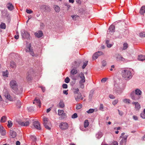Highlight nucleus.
<instances>
[{
    "label": "nucleus",
    "mask_w": 145,
    "mask_h": 145,
    "mask_svg": "<svg viewBox=\"0 0 145 145\" xmlns=\"http://www.w3.org/2000/svg\"><path fill=\"white\" fill-rule=\"evenodd\" d=\"M121 74L123 78L126 80H129L132 77L131 72L128 70H124L122 71Z\"/></svg>",
    "instance_id": "f257e3e1"
},
{
    "label": "nucleus",
    "mask_w": 145,
    "mask_h": 145,
    "mask_svg": "<svg viewBox=\"0 0 145 145\" xmlns=\"http://www.w3.org/2000/svg\"><path fill=\"white\" fill-rule=\"evenodd\" d=\"M43 125L45 128L49 130L50 129L51 123L48 118L45 117H43Z\"/></svg>",
    "instance_id": "f03ea898"
},
{
    "label": "nucleus",
    "mask_w": 145,
    "mask_h": 145,
    "mask_svg": "<svg viewBox=\"0 0 145 145\" xmlns=\"http://www.w3.org/2000/svg\"><path fill=\"white\" fill-rule=\"evenodd\" d=\"M10 85L12 89L15 92H16L17 94L20 93L17 92L18 88L16 82L15 80H11L10 82Z\"/></svg>",
    "instance_id": "7ed1b4c3"
},
{
    "label": "nucleus",
    "mask_w": 145,
    "mask_h": 145,
    "mask_svg": "<svg viewBox=\"0 0 145 145\" xmlns=\"http://www.w3.org/2000/svg\"><path fill=\"white\" fill-rule=\"evenodd\" d=\"M31 44H29V46L26 49L25 51L27 52H29L30 54L32 56H36L37 55L35 54L33 50L31 48Z\"/></svg>",
    "instance_id": "20e7f679"
},
{
    "label": "nucleus",
    "mask_w": 145,
    "mask_h": 145,
    "mask_svg": "<svg viewBox=\"0 0 145 145\" xmlns=\"http://www.w3.org/2000/svg\"><path fill=\"white\" fill-rule=\"evenodd\" d=\"M33 126H32L33 128H35L36 129L40 130L41 129L39 123L38 121H36L33 122Z\"/></svg>",
    "instance_id": "39448f33"
},
{
    "label": "nucleus",
    "mask_w": 145,
    "mask_h": 145,
    "mask_svg": "<svg viewBox=\"0 0 145 145\" xmlns=\"http://www.w3.org/2000/svg\"><path fill=\"white\" fill-rule=\"evenodd\" d=\"M61 129L62 130H66L68 129L69 127L68 125L66 122H62L59 125Z\"/></svg>",
    "instance_id": "423d86ee"
},
{
    "label": "nucleus",
    "mask_w": 145,
    "mask_h": 145,
    "mask_svg": "<svg viewBox=\"0 0 145 145\" xmlns=\"http://www.w3.org/2000/svg\"><path fill=\"white\" fill-rule=\"evenodd\" d=\"M30 121L28 120H26V121L22 122L21 121H18V123L22 126H26L28 125L30 123Z\"/></svg>",
    "instance_id": "0eeeda50"
},
{
    "label": "nucleus",
    "mask_w": 145,
    "mask_h": 145,
    "mask_svg": "<svg viewBox=\"0 0 145 145\" xmlns=\"http://www.w3.org/2000/svg\"><path fill=\"white\" fill-rule=\"evenodd\" d=\"M3 94L5 98L10 101H12L13 99L10 96L8 92L5 90L4 91Z\"/></svg>",
    "instance_id": "6e6552de"
},
{
    "label": "nucleus",
    "mask_w": 145,
    "mask_h": 145,
    "mask_svg": "<svg viewBox=\"0 0 145 145\" xmlns=\"http://www.w3.org/2000/svg\"><path fill=\"white\" fill-rule=\"evenodd\" d=\"M128 135H125L123 138H121L122 139L121 140L120 143V145H126V144L127 138Z\"/></svg>",
    "instance_id": "1a4fd4ad"
},
{
    "label": "nucleus",
    "mask_w": 145,
    "mask_h": 145,
    "mask_svg": "<svg viewBox=\"0 0 145 145\" xmlns=\"http://www.w3.org/2000/svg\"><path fill=\"white\" fill-rule=\"evenodd\" d=\"M41 9L45 12H49L50 11V8L48 6L43 5L40 7Z\"/></svg>",
    "instance_id": "9d476101"
},
{
    "label": "nucleus",
    "mask_w": 145,
    "mask_h": 145,
    "mask_svg": "<svg viewBox=\"0 0 145 145\" xmlns=\"http://www.w3.org/2000/svg\"><path fill=\"white\" fill-rule=\"evenodd\" d=\"M131 97L133 100H138L140 99V96H138L133 92L131 94Z\"/></svg>",
    "instance_id": "9b49d317"
},
{
    "label": "nucleus",
    "mask_w": 145,
    "mask_h": 145,
    "mask_svg": "<svg viewBox=\"0 0 145 145\" xmlns=\"http://www.w3.org/2000/svg\"><path fill=\"white\" fill-rule=\"evenodd\" d=\"M116 58L118 61H125V59L121 55L118 54H116Z\"/></svg>",
    "instance_id": "f8f14e48"
},
{
    "label": "nucleus",
    "mask_w": 145,
    "mask_h": 145,
    "mask_svg": "<svg viewBox=\"0 0 145 145\" xmlns=\"http://www.w3.org/2000/svg\"><path fill=\"white\" fill-rule=\"evenodd\" d=\"M34 73L32 70H30L28 72L27 76V79L28 81H29L32 79L31 74Z\"/></svg>",
    "instance_id": "ddd939ff"
},
{
    "label": "nucleus",
    "mask_w": 145,
    "mask_h": 145,
    "mask_svg": "<svg viewBox=\"0 0 145 145\" xmlns=\"http://www.w3.org/2000/svg\"><path fill=\"white\" fill-rule=\"evenodd\" d=\"M115 27L114 25H111L108 29V33L112 35L115 31Z\"/></svg>",
    "instance_id": "4468645a"
},
{
    "label": "nucleus",
    "mask_w": 145,
    "mask_h": 145,
    "mask_svg": "<svg viewBox=\"0 0 145 145\" xmlns=\"http://www.w3.org/2000/svg\"><path fill=\"white\" fill-rule=\"evenodd\" d=\"M74 97L76 101H79L80 99L81 100H82L83 99V98L82 97V95L80 93L77 95L76 96H74Z\"/></svg>",
    "instance_id": "2eb2a0df"
},
{
    "label": "nucleus",
    "mask_w": 145,
    "mask_h": 145,
    "mask_svg": "<svg viewBox=\"0 0 145 145\" xmlns=\"http://www.w3.org/2000/svg\"><path fill=\"white\" fill-rule=\"evenodd\" d=\"M133 104L135 105V109L137 110H139L140 108V104L137 102H133L132 103Z\"/></svg>",
    "instance_id": "dca6fc26"
},
{
    "label": "nucleus",
    "mask_w": 145,
    "mask_h": 145,
    "mask_svg": "<svg viewBox=\"0 0 145 145\" xmlns=\"http://www.w3.org/2000/svg\"><path fill=\"white\" fill-rule=\"evenodd\" d=\"M33 104L36 103V105H38V106L40 107L41 106V102L40 100L36 98L34 101L33 102Z\"/></svg>",
    "instance_id": "f3484780"
},
{
    "label": "nucleus",
    "mask_w": 145,
    "mask_h": 145,
    "mask_svg": "<svg viewBox=\"0 0 145 145\" xmlns=\"http://www.w3.org/2000/svg\"><path fill=\"white\" fill-rule=\"evenodd\" d=\"M7 6L8 9L10 10H13L14 7L12 4L10 3H8L7 5Z\"/></svg>",
    "instance_id": "a211bd4d"
},
{
    "label": "nucleus",
    "mask_w": 145,
    "mask_h": 145,
    "mask_svg": "<svg viewBox=\"0 0 145 145\" xmlns=\"http://www.w3.org/2000/svg\"><path fill=\"white\" fill-rule=\"evenodd\" d=\"M99 55L100 51H98L93 54L92 56V59L93 60L96 59Z\"/></svg>",
    "instance_id": "6ab92c4d"
},
{
    "label": "nucleus",
    "mask_w": 145,
    "mask_h": 145,
    "mask_svg": "<svg viewBox=\"0 0 145 145\" xmlns=\"http://www.w3.org/2000/svg\"><path fill=\"white\" fill-rule=\"evenodd\" d=\"M140 13L142 15H144V14L145 13V6H142L140 10Z\"/></svg>",
    "instance_id": "aec40b11"
},
{
    "label": "nucleus",
    "mask_w": 145,
    "mask_h": 145,
    "mask_svg": "<svg viewBox=\"0 0 145 145\" xmlns=\"http://www.w3.org/2000/svg\"><path fill=\"white\" fill-rule=\"evenodd\" d=\"M0 131L1 135L4 136L5 135L6 132L5 129L3 126H1L0 127Z\"/></svg>",
    "instance_id": "412c9836"
},
{
    "label": "nucleus",
    "mask_w": 145,
    "mask_h": 145,
    "mask_svg": "<svg viewBox=\"0 0 145 145\" xmlns=\"http://www.w3.org/2000/svg\"><path fill=\"white\" fill-rule=\"evenodd\" d=\"M10 135L11 137L12 138H14L16 136V132L12 130L10 131Z\"/></svg>",
    "instance_id": "4be33fe9"
},
{
    "label": "nucleus",
    "mask_w": 145,
    "mask_h": 145,
    "mask_svg": "<svg viewBox=\"0 0 145 145\" xmlns=\"http://www.w3.org/2000/svg\"><path fill=\"white\" fill-rule=\"evenodd\" d=\"M35 35L36 37L40 38L43 35V33L41 31H40L37 33H35Z\"/></svg>",
    "instance_id": "5701e85b"
},
{
    "label": "nucleus",
    "mask_w": 145,
    "mask_h": 145,
    "mask_svg": "<svg viewBox=\"0 0 145 145\" xmlns=\"http://www.w3.org/2000/svg\"><path fill=\"white\" fill-rule=\"evenodd\" d=\"M101 68L103 69V68L106 66L107 62L106 60H103L101 62Z\"/></svg>",
    "instance_id": "b1692460"
},
{
    "label": "nucleus",
    "mask_w": 145,
    "mask_h": 145,
    "mask_svg": "<svg viewBox=\"0 0 145 145\" xmlns=\"http://www.w3.org/2000/svg\"><path fill=\"white\" fill-rule=\"evenodd\" d=\"M138 59L141 61L145 60V56L142 55H139L138 58Z\"/></svg>",
    "instance_id": "393cba45"
},
{
    "label": "nucleus",
    "mask_w": 145,
    "mask_h": 145,
    "mask_svg": "<svg viewBox=\"0 0 145 145\" xmlns=\"http://www.w3.org/2000/svg\"><path fill=\"white\" fill-rule=\"evenodd\" d=\"M77 71L76 69H72L70 72V75H74L76 74Z\"/></svg>",
    "instance_id": "a878e982"
},
{
    "label": "nucleus",
    "mask_w": 145,
    "mask_h": 145,
    "mask_svg": "<svg viewBox=\"0 0 145 145\" xmlns=\"http://www.w3.org/2000/svg\"><path fill=\"white\" fill-rule=\"evenodd\" d=\"M135 94L138 96H140L142 94V91L139 89H137L135 90Z\"/></svg>",
    "instance_id": "bb28decb"
},
{
    "label": "nucleus",
    "mask_w": 145,
    "mask_h": 145,
    "mask_svg": "<svg viewBox=\"0 0 145 145\" xmlns=\"http://www.w3.org/2000/svg\"><path fill=\"white\" fill-rule=\"evenodd\" d=\"M106 44L107 47L110 48L113 45V44H110L109 43V41L108 40H107L106 41Z\"/></svg>",
    "instance_id": "cd10ccee"
},
{
    "label": "nucleus",
    "mask_w": 145,
    "mask_h": 145,
    "mask_svg": "<svg viewBox=\"0 0 145 145\" xmlns=\"http://www.w3.org/2000/svg\"><path fill=\"white\" fill-rule=\"evenodd\" d=\"M59 107L61 108H63L65 106L64 102L62 100H61L59 103Z\"/></svg>",
    "instance_id": "c85d7f7f"
},
{
    "label": "nucleus",
    "mask_w": 145,
    "mask_h": 145,
    "mask_svg": "<svg viewBox=\"0 0 145 145\" xmlns=\"http://www.w3.org/2000/svg\"><path fill=\"white\" fill-rule=\"evenodd\" d=\"M6 25L5 23L1 22L0 24V28L2 29H5L6 28Z\"/></svg>",
    "instance_id": "c756f323"
},
{
    "label": "nucleus",
    "mask_w": 145,
    "mask_h": 145,
    "mask_svg": "<svg viewBox=\"0 0 145 145\" xmlns=\"http://www.w3.org/2000/svg\"><path fill=\"white\" fill-rule=\"evenodd\" d=\"M54 9L56 12H59L60 10L59 7L57 5H55L54 6Z\"/></svg>",
    "instance_id": "7c9ffc66"
},
{
    "label": "nucleus",
    "mask_w": 145,
    "mask_h": 145,
    "mask_svg": "<svg viewBox=\"0 0 145 145\" xmlns=\"http://www.w3.org/2000/svg\"><path fill=\"white\" fill-rule=\"evenodd\" d=\"M7 120V117L5 116H3L1 120L0 121L2 123H4Z\"/></svg>",
    "instance_id": "2f4dec72"
},
{
    "label": "nucleus",
    "mask_w": 145,
    "mask_h": 145,
    "mask_svg": "<svg viewBox=\"0 0 145 145\" xmlns=\"http://www.w3.org/2000/svg\"><path fill=\"white\" fill-rule=\"evenodd\" d=\"M89 125V122L88 120H86L84 122V127L86 128Z\"/></svg>",
    "instance_id": "473e14b6"
},
{
    "label": "nucleus",
    "mask_w": 145,
    "mask_h": 145,
    "mask_svg": "<svg viewBox=\"0 0 145 145\" xmlns=\"http://www.w3.org/2000/svg\"><path fill=\"white\" fill-rule=\"evenodd\" d=\"M10 66L11 67L14 68L16 67V65L15 63L13 61H11L10 62Z\"/></svg>",
    "instance_id": "72a5a7b5"
},
{
    "label": "nucleus",
    "mask_w": 145,
    "mask_h": 145,
    "mask_svg": "<svg viewBox=\"0 0 145 145\" xmlns=\"http://www.w3.org/2000/svg\"><path fill=\"white\" fill-rule=\"evenodd\" d=\"M79 90L78 88L75 89V91H74L73 92L74 94V96H76L78 94V93H80L79 92Z\"/></svg>",
    "instance_id": "f704fd0d"
},
{
    "label": "nucleus",
    "mask_w": 145,
    "mask_h": 145,
    "mask_svg": "<svg viewBox=\"0 0 145 145\" xmlns=\"http://www.w3.org/2000/svg\"><path fill=\"white\" fill-rule=\"evenodd\" d=\"M67 114L65 113H63V114L61 115V116L59 118L60 119H62L65 118L66 117Z\"/></svg>",
    "instance_id": "c9c22d12"
},
{
    "label": "nucleus",
    "mask_w": 145,
    "mask_h": 145,
    "mask_svg": "<svg viewBox=\"0 0 145 145\" xmlns=\"http://www.w3.org/2000/svg\"><path fill=\"white\" fill-rule=\"evenodd\" d=\"M21 102L20 101H18L16 103V105L18 108H21L20 105L21 104Z\"/></svg>",
    "instance_id": "e433bc0d"
},
{
    "label": "nucleus",
    "mask_w": 145,
    "mask_h": 145,
    "mask_svg": "<svg viewBox=\"0 0 145 145\" xmlns=\"http://www.w3.org/2000/svg\"><path fill=\"white\" fill-rule=\"evenodd\" d=\"M79 76L81 78V79L85 78L84 75V74L82 72H81L79 74Z\"/></svg>",
    "instance_id": "4c0bfd02"
},
{
    "label": "nucleus",
    "mask_w": 145,
    "mask_h": 145,
    "mask_svg": "<svg viewBox=\"0 0 145 145\" xmlns=\"http://www.w3.org/2000/svg\"><path fill=\"white\" fill-rule=\"evenodd\" d=\"M8 124L7 126L8 127L10 128L11 127L12 125V123L10 120H8Z\"/></svg>",
    "instance_id": "58836bf2"
},
{
    "label": "nucleus",
    "mask_w": 145,
    "mask_h": 145,
    "mask_svg": "<svg viewBox=\"0 0 145 145\" xmlns=\"http://www.w3.org/2000/svg\"><path fill=\"white\" fill-rule=\"evenodd\" d=\"M128 47V44L125 43H124L123 44V47L122 48V50H125Z\"/></svg>",
    "instance_id": "ea45409f"
},
{
    "label": "nucleus",
    "mask_w": 145,
    "mask_h": 145,
    "mask_svg": "<svg viewBox=\"0 0 145 145\" xmlns=\"http://www.w3.org/2000/svg\"><path fill=\"white\" fill-rule=\"evenodd\" d=\"M94 111V109L92 108L90 109L88 111H86V112L88 114L92 113H93Z\"/></svg>",
    "instance_id": "a19ab883"
},
{
    "label": "nucleus",
    "mask_w": 145,
    "mask_h": 145,
    "mask_svg": "<svg viewBox=\"0 0 145 145\" xmlns=\"http://www.w3.org/2000/svg\"><path fill=\"white\" fill-rule=\"evenodd\" d=\"M24 36V38H27L29 37L30 35L27 31H25Z\"/></svg>",
    "instance_id": "79ce46f5"
},
{
    "label": "nucleus",
    "mask_w": 145,
    "mask_h": 145,
    "mask_svg": "<svg viewBox=\"0 0 145 145\" xmlns=\"http://www.w3.org/2000/svg\"><path fill=\"white\" fill-rule=\"evenodd\" d=\"M88 61H86L84 63V64L82 66V68L83 69H84L86 67V66L88 64Z\"/></svg>",
    "instance_id": "37998d69"
},
{
    "label": "nucleus",
    "mask_w": 145,
    "mask_h": 145,
    "mask_svg": "<svg viewBox=\"0 0 145 145\" xmlns=\"http://www.w3.org/2000/svg\"><path fill=\"white\" fill-rule=\"evenodd\" d=\"M63 112L64 111L63 110H59L58 111V114L59 116H61Z\"/></svg>",
    "instance_id": "c03bdc74"
},
{
    "label": "nucleus",
    "mask_w": 145,
    "mask_h": 145,
    "mask_svg": "<svg viewBox=\"0 0 145 145\" xmlns=\"http://www.w3.org/2000/svg\"><path fill=\"white\" fill-rule=\"evenodd\" d=\"M123 101L125 103H130V100L129 99H124L123 100Z\"/></svg>",
    "instance_id": "a18cd8bd"
},
{
    "label": "nucleus",
    "mask_w": 145,
    "mask_h": 145,
    "mask_svg": "<svg viewBox=\"0 0 145 145\" xmlns=\"http://www.w3.org/2000/svg\"><path fill=\"white\" fill-rule=\"evenodd\" d=\"M70 80L69 77H67L65 80V82L67 83H68L69 82Z\"/></svg>",
    "instance_id": "49530a36"
},
{
    "label": "nucleus",
    "mask_w": 145,
    "mask_h": 145,
    "mask_svg": "<svg viewBox=\"0 0 145 145\" xmlns=\"http://www.w3.org/2000/svg\"><path fill=\"white\" fill-rule=\"evenodd\" d=\"M31 138L32 139L33 141L36 142L37 139V138L36 137L34 136H31Z\"/></svg>",
    "instance_id": "de8ad7c7"
},
{
    "label": "nucleus",
    "mask_w": 145,
    "mask_h": 145,
    "mask_svg": "<svg viewBox=\"0 0 145 145\" xmlns=\"http://www.w3.org/2000/svg\"><path fill=\"white\" fill-rule=\"evenodd\" d=\"M111 144V145H118V143L116 141H113Z\"/></svg>",
    "instance_id": "09e8293b"
},
{
    "label": "nucleus",
    "mask_w": 145,
    "mask_h": 145,
    "mask_svg": "<svg viewBox=\"0 0 145 145\" xmlns=\"http://www.w3.org/2000/svg\"><path fill=\"white\" fill-rule=\"evenodd\" d=\"M78 117V115L76 113H75L72 116V118H75Z\"/></svg>",
    "instance_id": "8fccbe9b"
},
{
    "label": "nucleus",
    "mask_w": 145,
    "mask_h": 145,
    "mask_svg": "<svg viewBox=\"0 0 145 145\" xmlns=\"http://www.w3.org/2000/svg\"><path fill=\"white\" fill-rule=\"evenodd\" d=\"M85 82V78H84L83 79H81L79 81V83L80 84H82V83H84Z\"/></svg>",
    "instance_id": "3c124183"
},
{
    "label": "nucleus",
    "mask_w": 145,
    "mask_h": 145,
    "mask_svg": "<svg viewBox=\"0 0 145 145\" xmlns=\"http://www.w3.org/2000/svg\"><path fill=\"white\" fill-rule=\"evenodd\" d=\"M140 36L141 37H145V32H141L140 33Z\"/></svg>",
    "instance_id": "603ef678"
},
{
    "label": "nucleus",
    "mask_w": 145,
    "mask_h": 145,
    "mask_svg": "<svg viewBox=\"0 0 145 145\" xmlns=\"http://www.w3.org/2000/svg\"><path fill=\"white\" fill-rule=\"evenodd\" d=\"M26 12L28 14H30L32 13L33 11L31 10L26 9Z\"/></svg>",
    "instance_id": "864d4df0"
},
{
    "label": "nucleus",
    "mask_w": 145,
    "mask_h": 145,
    "mask_svg": "<svg viewBox=\"0 0 145 145\" xmlns=\"http://www.w3.org/2000/svg\"><path fill=\"white\" fill-rule=\"evenodd\" d=\"M140 116L141 117L143 118H145V113H144L143 112H142L140 114Z\"/></svg>",
    "instance_id": "5fc2aeb1"
},
{
    "label": "nucleus",
    "mask_w": 145,
    "mask_h": 145,
    "mask_svg": "<svg viewBox=\"0 0 145 145\" xmlns=\"http://www.w3.org/2000/svg\"><path fill=\"white\" fill-rule=\"evenodd\" d=\"M25 31V30H23L21 32V35L22 38H24Z\"/></svg>",
    "instance_id": "6e6d98bb"
},
{
    "label": "nucleus",
    "mask_w": 145,
    "mask_h": 145,
    "mask_svg": "<svg viewBox=\"0 0 145 145\" xmlns=\"http://www.w3.org/2000/svg\"><path fill=\"white\" fill-rule=\"evenodd\" d=\"M82 105L81 104H80L78 105H77L76 107V108L77 109H79L81 108H82Z\"/></svg>",
    "instance_id": "4d7b16f0"
},
{
    "label": "nucleus",
    "mask_w": 145,
    "mask_h": 145,
    "mask_svg": "<svg viewBox=\"0 0 145 145\" xmlns=\"http://www.w3.org/2000/svg\"><path fill=\"white\" fill-rule=\"evenodd\" d=\"M62 87L64 89L67 88L68 87L67 85L65 84H63L62 85Z\"/></svg>",
    "instance_id": "13d9d810"
},
{
    "label": "nucleus",
    "mask_w": 145,
    "mask_h": 145,
    "mask_svg": "<svg viewBox=\"0 0 145 145\" xmlns=\"http://www.w3.org/2000/svg\"><path fill=\"white\" fill-rule=\"evenodd\" d=\"M107 80V78H103L101 80V82L102 83H105Z\"/></svg>",
    "instance_id": "bf43d9fd"
},
{
    "label": "nucleus",
    "mask_w": 145,
    "mask_h": 145,
    "mask_svg": "<svg viewBox=\"0 0 145 145\" xmlns=\"http://www.w3.org/2000/svg\"><path fill=\"white\" fill-rule=\"evenodd\" d=\"M64 5H65V6H67V7L68 10L71 7L70 5L68 3H64Z\"/></svg>",
    "instance_id": "052dcab7"
},
{
    "label": "nucleus",
    "mask_w": 145,
    "mask_h": 145,
    "mask_svg": "<svg viewBox=\"0 0 145 145\" xmlns=\"http://www.w3.org/2000/svg\"><path fill=\"white\" fill-rule=\"evenodd\" d=\"M71 17H72V19L74 20H76V18L78 17V15H73V16H71Z\"/></svg>",
    "instance_id": "680f3d73"
},
{
    "label": "nucleus",
    "mask_w": 145,
    "mask_h": 145,
    "mask_svg": "<svg viewBox=\"0 0 145 145\" xmlns=\"http://www.w3.org/2000/svg\"><path fill=\"white\" fill-rule=\"evenodd\" d=\"M118 111L119 114L120 116H122L123 114V112L122 111L120 110H118Z\"/></svg>",
    "instance_id": "e2e57ef3"
},
{
    "label": "nucleus",
    "mask_w": 145,
    "mask_h": 145,
    "mask_svg": "<svg viewBox=\"0 0 145 145\" xmlns=\"http://www.w3.org/2000/svg\"><path fill=\"white\" fill-rule=\"evenodd\" d=\"M71 76L72 80H76V77H75L74 75H71Z\"/></svg>",
    "instance_id": "0e129e2a"
},
{
    "label": "nucleus",
    "mask_w": 145,
    "mask_h": 145,
    "mask_svg": "<svg viewBox=\"0 0 145 145\" xmlns=\"http://www.w3.org/2000/svg\"><path fill=\"white\" fill-rule=\"evenodd\" d=\"M118 102V101L117 100H115L113 101L112 102V104L115 105Z\"/></svg>",
    "instance_id": "69168bd1"
},
{
    "label": "nucleus",
    "mask_w": 145,
    "mask_h": 145,
    "mask_svg": "<svg viewBox=\"0 0 145 145\" xmlns=\"http://www.w3.org/2000/svg\"><path fill=\"white\" fill-rule=\"evenodd\" d=\"M133 118L135 120H138V118L137 116H133Z\"/></svg>",
    "instance_id": "338daca9"
},
{
    "label": "nucleus",
    "mask_w": 145,
    "mask_h": 145,
    "mask_svg": "<svg viewBox=\"0 0 145 145\" xmlns=\"http://www.w3.org/2000/svg\"><path fill=\"white\" fill-rule=\"evenodd\" d=\"M3 75L6 77H8V73L7 72H4L3 73Z\"/></svg>",
    "instance_id": "774afa93"
}]
</instances>
